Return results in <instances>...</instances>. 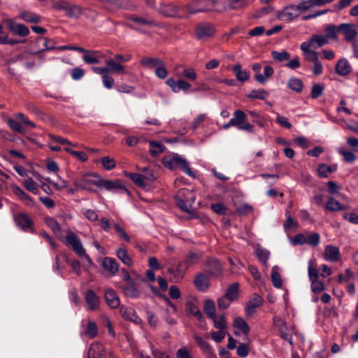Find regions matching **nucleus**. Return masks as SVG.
I'll return each instance as SVG.
<instances>
[{"mask_svg":"<svg viewBox=\"0 0 358 358\" xmlns=\"http://www.w3.org/2000/svg\"><path fill=\"white\" fill-rule=\"evenodd\" d=\"M220 4L219 0H193L184 6V17L187 18L201 13L222 12V10H219Z\"/></svg>","mask_w":358,"mask_h":358,"instance_id":"obj_1","label":"nucleus"},{"mask_svg":"<svg viewBox=\"0 0 358 358\" xmlns=\"http://www.w3.org/2000/svg\"><path fill=\"white\" fill-rule=\"evenodd\" d=\"M127 26L141 33H145L146 29L161 26L155 19L148 15H131L128 18Z\"/></svg>","mask_w":358,"mask_h":358,"instance_id":"obj_2","label":"nucleus"},{"mask_svg":"<svg viewBox=\"0 0 358 358\" xmlns=\"http://www.w3.org/2000/svg\"><path fill=\"white\" fill-rule=\"evenodd\" d=\"M162 163L166 168L174 170L180 169L187 175L194 177V173L192 171L188 162L179 155L173 153L162 158Z\"/></svg>","mask_w":358,"mask_h":358,"instance_id":"obj_3","label":"nucleus"},{"mask_svg":"<svg viewBox=\"0 0 358 358\" xmlns=\"http://www.w3.org/2000/svg\"><path fill=\"white\" fill-rule=\"evenodd\" d=\"M65 244L71 248L72 250L80 258H85L88 265L93 264L90 257L87 254L80 238L72 231L69 230L65 237Z\"/></svg>","mask_w":358,"mask_h":358,"instance_id":"obj_4","label":"nucleus"},{"mask_svg":"<svg viewBox=\"0 0 358 358\" xmlns=\"http://www.w3.org/2000/svg\"><path fill=\"white\" fill-rule=\"evenodd\" d=\"M100 177L94 173H86L73 180V184L78 188L94 192V187H99Z\"/></svg>","mask_w":358,"mask_h":358,"instance_id":"obj_5","label":"nucleus"},{"mask_svg":"<svg viewBox=\"0 0 358 358\" xmlns=\"http://www.w3.org/2000/svg\"><path fill=\"white\" fill-rule=\"evenodd\" d=\"M175 199L177 205L182 210L189 212L195 201V194L190 189H180L176 194Z\"/></svg>","mask_w":358,"mask_h":358,"instance_id":"obj_6","label":"nucleus"},{"mask_svg":"<svg viewBox=\"0 0 358 358\" xmlns=\"http://www.w3.org/2000/svg\"><path fill=\"white\" fill-rule=\"evenodd\" d=\"M233 116L231 119V123L234 124V127H236L240 130L251 133L254 131V127L247 122V116L243 110H236Z\"/></svg>","mask_w":358,"mask_h":358,"instance_id":"obj_7","label":"nucleus"},{"mask_svg":"<svg viewBox=\"0 0 358 358\" xmlns=\"http://www.w3.org/2000/svg\"><path fill=\"white\" fill-rule=\"evenodd\" d=\"M54 8L65 12L66 15L71 18H78L82 13L81 8L79 6L64 1L55 3Z\"/></svg>","mask_w":358,"mask_h":358,"instance_id":"obj_8","label":"nucleus"},{"mask_svg":"<svg viewBox=\"0 0 358 358\" xmlns=\"http://www.w3.org/2000/svg\"><path fill=\"white\" fill-rule=\"evenodd\" d=\"M94 72L102 75L103 85L110 89L114 83L112 76H115L122 73L123 69H94Z\"/></svg>","mask_w":358,"mask_h":358,"instance_id":"obj_9","label":"nucleus"},{"mask_svg":"<svg viewBox=\"0 0 358 358\" xmlns=\"http://www.w3.org/2000/svg\"><path fill=\"white\" fill-rule=\"evenodd\" d=\"M83 59L87 65L100 64L106 62V54L99 50H87L83 56Z\"/></svg>","mask_w":358,"mask_h":358,"instance_id":"obj_10","label":"nucleus"},{"mask_svg":"<svg viewBox=\"0 0 358 358\" xmlns=\"http://www.w3.org/2000/svg\"><path fill=\"white\" fill-rule=\"evenodd\" d=\"M301 14L297 5L292 4L279 11L277 18L281 21L290 22L297 18Z\"/></svg>","mask_w":358,"mask_h":358,"instance_id":"obj_11","label":"nucleus"},{"mask_svg":"<svg viewBox=\"0 0 358 358\" xmlns=\"http://www.w3.org/2000/svg\"><path fill=\"white\" fill-rule=\"evenodd\" d=\"M184 10V6H175L171 3H161L159 7L156 8V10L161 15L166 17H185L183 15H178V10Z\"/></svg>","mask_w":358,"mask_h":358,"instance_id":"obj_12","label":"nucleus"},{"mask_svg":"<svg viewBox=\"0 0 358 358\" xmlns=\"http://www.w3.org/2000/svg\"><path fill=\"white\" fill-rule=\"evenodd\" d=\"M14 221L17 227L23 231H34V222L29 216L24 213H20L14 215Z\"/></svg>","mask_w":358,"mask_h":358,"instance_id":"obj_13","label":"nucleus"},{"mask_svg":"<svg viewBox=\"0 0 358 358\" xmlns=\"http://www.w3.org/2000/svg\"><path fill=\"white\" fill-rule=\"evenodd\" d=\"M99 187L105 188L106 190L110 192L120 189L122 192L129 194V190L120 180H109L100 178Z\"/></svg>","mask_w":358,"mask_h":358,"instance_id":"obj_14","label":"nucleus"},{"mask_svg":"<svg viewBox=\"0 0 358 358\" xmlns=\"http://www.w3.org/2000/svg\"><path fill=\"white\" fill-rule=\"evenodd\" d=\"M6 22L9 31L14 35L24 37L28 36L30 33L29 29L27 26L17 23L13 19L6 20Z\"/></svg>","mask_w":358,"mask_h":358,"instance_id":"obj_15","label":"nucleus"},{"mask_svg":"<svg viewBox=\"0 0 358 358\" xmlns=\"http://www.w3.org/2000/svg\"><path fill=\"white\" fill-rule=\"evenodd\" d=\"M301 49L304 58L308 61L314 62V67H322V64L318 62V54L308 43L305 42L302 43L301 44Z\"/></svg>","mask_w":358,"mask_h":358,"instance_id":"obj_16","label":"nucleus"},{"mask_svg":"<svg viewBox=\"0 0 358 358\" xmlns=\"http://www.w3.org/2000/svg\"><path fill=\"white\" fill-rule=\"evenodd\" d=\"M185 310L187 313L193 315L201 322L204 320L202 313L198 308V301L195 297L190 296L188 298L186 303Z\"/></svg>","mask_w":358,"mask_h":358,"instance_id":"obj_17","label":"nucleus"},{"mask_svg":"<svg viewBox=\"0 0 358 358\" xmlns=\"http://www.w3.org/2000/svg\"><path fill=\"white\" fill-rule=\"evenodd\" d=\"M219 10L224 11L227 9L238 10L248 5V0H219Z\"/></svg>","mask_w":358,"mask_h":358,"instance_id":"obj_18","label":"nucleus"},{"mask_svg":"<svg viewBox=\"0 0 358 358\" xmlns=\"http://www.w3.org/2000/svg\"><path fill=\"white\" fill-rule=\"evenodd\" d=\"M338 31L344 35V39L349 42L354 41L357 35L354 25L351 24H341L338 26Z\"/></svg>","mask_w":358,"mask_h":358,"instance_id":"obj_19","label":"nucleus"},{"mask_svg":"<svg viewBox=\"0 0 358 358\" xmlns=\"http://www.w3.org/2000/svg\"><path fill=\"white\" fill-rule=\"evenodd\" d=\"M101 266L103 270L109 273L110 276L116 275L119 269V264L117 261L111 257H104L101 262Z\"/></svg>","mask_w":358,"mask_h":358,"instance_id":"obj_20","label":"nucleus"},{"mask_svg":"<svg viewBox=\"0 0 358 358\" xmlns=\"http://www.w3.org/2000/svg\"><path fill=\"white\" fill-rule=\"evenodd\" d=\"M85 299L88 309L96 310L99 308L100 299L94 291L91 289L87 290L85 296Z\"/></svg>","mask_w":358,"mask_h":358,"instance_id":"obj_21","label":"nucleus"},{"mask_svg":"<svg viewBox=\"0 0 358 358\" xmlns=\"http://www.w3.org/2000/svg\"><path fill=\"white\" fill-rule=\"evenodd\" d=\"M131 56L129 55H115L113 59L106 57V64L107 67H123L122 64L131 60Z\"/></svg>","mask_w":358,"mask_h":358,"instance_id":"obj_22","label":"nucleus"},{"mask_svg":"<svg viewBox=\"0 0 358 358\" xmlns=\"http://www.w3.org/2000/svg\"><path fill=\"white\" fill-rule=\"evenodd\" d=\"M325 208L331 212H339L346 209V206L341 203L335 196H329L324 205Z\"/></svg>","mask_w":358,"mask_h":358,"instance_id":"obj_23","label":"nucleus"},{"mask_svg":"<svg viewBox=\"0 0 358 358\" xmlns=\"http://www.w3.org/2000/svg\"><path fill=\"white\" fill-rule=\"evenodd\" d=\"M215 33L214 27L210 24L202 23L196 28V34L199 39L212 36Z\"/></svg>","mask_w":358,"mask_h":358,"instance_id":"obj_24","label":"nucleus"},{"mask_svg":"<svg viewBox=\"0 0 358 358\" xmlns=\"http://www.w3.org/2000/svg\"><path fill=\"white\" fill-rule=\"evenodd\" d=\"M120 313L125 320H130L135 324H140L142 322L141 319L138 317L135 310L131 307L122 306Z\"/></svg>","mask_w":358,"mask_h":358,"instance_id":"obj_25","label":"nucleus"},{"mask_svg":"<svg viewBox=\"0 0 358 358\" xmlns=\"http://www.w3.org/2000/svg\"><path fill=\"white\" fill-rule=\"evenodd\" d=\"M105 299L107 304L111 308H117L120 304L119 296L117 293L111 288H108L105 292Z\"/></svg>","mask_w":358,"mask_h":358,"instance_id":"obj_26","label":"nucleus"},{"mask_svg":"<svg viewBox=\"0 0 358 358\" xmlns=\"http://www.w3.org/2000/svg\"><path fill=\"white\" fill-rule=\"evenodd\" d=\"M200 257L201 256L198 253L192 251L189 252L186 255L185 260L178 264V269L181 271L183 268H186L187 266L196 264L199 262Z\"/></svg>","mask_w":358,"mask_h":358,"instance_id":"obj_27","label":"nucleus"},{"mask_svg":"<svg viewBox=\"0 0 358 358\" xmlns=\"http://www.w3.org/2000/svg\"><path fill=\"white\" fill-rule=\"evenodd\" d=\"M156 178L153 173H150L149 176H144L143 174L138 173H131L130 175V178L132 181L140 187L147 185L148 182L154 180Z\"/></svg>","mask_w":358,"mask_h":358,"instance_id":"obj_28","label":"nucleus"},{"mask_svg":"<svg viewBox=\"0 0 358 358\" xmlns=\"http://www.w3.org/2000/svg\"><path fill=\"white\" fill-rule=\"evenodd\" d=\"M208 273L215 276H219L222 273V266L221 264L214 258H209L206 263Z\"/></svg>","mask_w":358,"mask_h":358,"instance_id":"obj_29","label":"nucleus"},{"mask_svg":"<svg viewBox=\"0 0 358 358\" xmlns=\"http://www.w3.org/2000/svg\"><path fill=\"white\" fill-rule=\"evenodd\" d=\"M255 71V79L259 83H266L273 74V69H254Z\"/></svg>","mask_w":358,"mask_h":358,"instance_id":"obj_30","label":"nucleus"},{"mask_svg":"<svg viewBox=\"0 0 358 358\" xmlns=\"http://www.w3.org/2000/svg\"><path fill=\"white\" fill-rule=\"evenodd\" d=\"M103 346L101 343L95 342L91 344L88 350V358H103Z\"/></svg>","mask_w":358,"mask_h":358,"instance_id":"obj_31","label":"nucleus"},{"mask_svg":"<svg viewBox=\"0 0 358 358\" xmlns=\"http://www.w3.org/2000/svg\"><path fill=\"white\" fill-rule=\"evenodd\" d=\"M166 84L170 86L175 92H178L180 90H187L190 87V85L182 80L175 81L173 78H169L166 80Z\"/></svg>","mask_w":358,"mask_h":358,"instance_id":"obj_32","label":"nucleus"},{"mask_svg":"<svg viewBox=\"0 0 358 358\" xmlns=\"http://www.w3.org/2000/svg\"><path fill=\"white\" fill-rule=\"evenodd\" d=\"M305 43H308L313 49H316L326 45L328 40L324 36L315 34Z\"/></svg>","mask_w":358,"mask_h":358,"instance_id":"obj_33","label":"nucleus"},{"mask_svg":"<svg viewBox=\"0 0 358 358\" xmlns=\"http://www.w3.org/2000/svg\"><path fill=\"white\" fill-rule=\"evenodd\" d=\"M327 186L328 187V193L330 196H337L342 199H347V196L340 192L341 186L338 185L336 182L330 180L327 182Z\"/></svg>","mask_w":358,"mask_h":358,"instance_id":"obj_34","label":"nucleus"},{"mask_svg":"<svg viewBox=\"0 0 358 358\" xmlns=\"http://www.w3.org/2000/svg\"><path fill=\"white\" fill-rule=\"evenodd\" d=\"M340 255L339 249L333 245H327L325 248L324 256V258L329 262L336 261Z\"/></svg>","mask_w":358,"mask_h":358,"instance_id":"obj_35","label":"nucleus"},{"mask_svg":"<svg viewBox=\"0 0 358 358\" xmlns=\"http://www.w3.org/2000/svg\"><path fill=\"white\" fill-rule=\"evenodd\" d=\"M263 303L262 298L258 295L255 294L253 297L248 302L245 311L247 314H251L254 312L255 309L260 306Z\"/></svg>","mask_w":358,"mask_h":358,"instance_id":"obj_36","label":"nucleus"},{"mask_svg":"<svg viewBox=\"0 0 358 358\" xmlns=\"http://www.w3.org/2000/svg\"><path fill=\"white\" fill-rule=\"evenodd\" d=\"M116 256L124 264L128 266H131L133 265V260L128 254L125 248H118L116 250Z\"/></svg>","mask_w":358,"mask_h":358,"instance_id":"obj_37","label":"nucleus"},{"mask_svg":"<svg viewBox=\"0 0 358 358\" xmlns=\"http://www.w3.org/2000/svg\"><path fill=\"white\" fill-rule=\"evenodd\" d=\"M141 65L148 67H164V62L157 57H144L141 60Z\"/></svg>","mask_w":358,"mask_h":358,"instance_id":"obj_38","label":"nucleus"},{"mask_svg":"<svg viewBox=\"0 0 358 358\" xmlns=\"http://www.w3.org/2000/svg\"><path fill=\"white\" fill-rule=\"evenodd\" d=\"M123 292L127 296L131 298H137L140 295V291L134 282L127 283L123 287Z\"/></svg>","mask_w":358,"mask_h":358,"instance_id":"obj_39","label":"nucleus"},{"mask_svg":"<svg viewBox=\"0 0 358 358\" xmlns=\"http://www.w3.org/2000/svg\"><path fill=\"white\" fill-rule=\"evenodd\" d=\"M194 285L199 289L203 291L208 287V278L206 275L199 273L194 280Z\"/></svg>","mask_w":358,"mask_h":358,"instance_id":"obj_40","label":"nucleus"},{"mask_svg":"<svg viewBox=\"0 0 358 358\" xmlns=\"http://www.w3.org/2000/svg\"><path fill=\"white\" fill-rule=\"evenodd\" d=\"M45 223L48 227L51 229L52 232L57 236L62 231V227L58 222L51 217H47L45 218Z\"/></svg>","mask_w":358,"mask_h":358,"instance_id":"obj_41","label":"nucleus"},{"mask_svg":"<svg viewBox=\"0 0 358 358\" xmlns=\"http://www.w3.org/2000/svg\"><path fill=\"white\" fill-rule=\"evenodd\" d=\"M194 340L197 345L200 347L201 350L206 355H211L213 353V349L210 345L201 337L199 336H194Z\"/></svg>","mask_w":358,"mask_h":358,"instance_id":"obj_42","label":"nucleus"},{"mask_svg":"<svg viewBox=\"0 0 358 358\" xmlns=\"http://www.w3.org/2000/svg\"><path fill=\"white\" fill-rule=\"evenodd\" d=\"M336 170V166H329L320 164L317 169L318 175L322 178H327L331 173Z\"/></svg>","mask_w":358,"mask_h":358,"instance_id":"obj_43","label":"nucleus"},{"mask_svg":"<svg viewBox=\"0 0 358 358\" xmlns=\"http://www.w3.org/2000/svg\"><path fill=\"white\" fill-rule=\"evenodd\" d=\"M20 17L26 22L29 23H38L41 22V19L39 15L31 12H22Z\"/></svg>","mask_w":358,"mask_h":358,"instance_id":"obj_44","label":"nucleus"},{"mask_svg":"<svg viewBox=\"0 0 358 358\" xmlns=\"http://www.w3.org/2000/svg\"><path fill=\"white\" fill-rule=\"evenodd\" d=\"M287 86L290 90L297 93L301 92L303 88L302 81L300 79L295 78H292L288 80Z\"/></svg>","mask_w":358,"mask_h":358,"instance_id":"obj_45","label":"nucleus"},{"mask_svg":"<svg viewBox=\"0 0 358 358\" xmlns=\"http://www.w3.org/2000/svg\"><path fill=\"white\" fill-rule=\"evenodd\" d=\"M203 309L207 316L210 318H214L215 315V303L211 299H207L204 302Z\"/></svg>","mask_w":358,"mask_h":358,"instance_id":"obj_46","label":"nucleus"},{"mask_svg":"<svg viewBox=\"0 0 358 358\" xmlns=\"http://www.w3.org/2000/svg\"><path fill=\"white\" fill-rule=\"evenodd\" d=\"M57 180H52L50 178H46L45 180L52 185L57 190H62L67 187V182L62 179L58 174L57 175Z\"/></svg>","mask_w":358,"mask_h":358,"instance_id":"obj_47","label":"nucleus"},{"mask_svg":"<svg viewBox=\"0 0 358 358\" xmlns=\"http://www.w3.org/2000/svg\"><path fill=\"white\" fill-rule=\"evenodd\" d=\"M150 154L154 156H158L161 153H162L164 150L165 147L163 144L160 143H157L155 141H150Z\"/></svg>","mask_w":358,"mask_h":358,"instance_id":"obj_48","label":"nucleus"},{"mask_svg":"<svg viewBox=\"0 0 358 358\" xmlns=\"http://www.w3.org/2000/svg\"><path fill=\"white\" fill-rule=\"evenodd\" d=\"M98 329L96 323L92 321H89L87 328L84 331V334L90 338H94L97 336Z\"/></svg>","mask_w":358,"mask_h":358,"instance_id":"obj_49","label":"nucleus"},{"mask_svg":"<svg viewBox=\"0 0 358 358\" xmlns=\"http://www.w3.org/2000/svg\"><path fill=\"white\" fill-rule=\"evenodd\" d=\"M234 327L240 329L244 334H248L250 327L242 317H237L234 321Z\"/></svg>","mask_w":358,"mask_h":358,"instance_id":"obj_50","label":"nucleus"},{"mask_svg":"<svg viewBox=\"0 0 358 358\" xmlns=\"http://www.w3.org/2000/svg\"><path fill=\"white\" fill-rule=\"evenodd\" d=\"M23 185L29 192L34 194L38 193V185L31 178L25 179L23 181Z\"/></svg>","mask_w":358,"mask_h":358,"instance_id":"obj_51","label":"nucleus"},{"mask_svg":"<svg viewBox=\"0 0 358 358\" xmlns=\"http://www.w3.org/2000/svg\"><path fill=\"white\" fill-rule=\"evenodd\" d=\"M268 96V92L264 90H254L248 94V97L250 99H257L260 100H264Z\"/></svg>","mask_w":358,"mask_h":358,"instance_id":"obj_52","label":"nucleus"},{"mask_svg":"<svg viewBox=\"0 0 358 358\" xmlns=\"http://www.w3.org/2000/svg\"><path fill=\"white\" fill-rule=\"evenodd\" d=\"M210 320H213L214 327L216 329H218L219 330H225L227 327V322L224 315H222L219 317L215 315L214 318H210Z\"/></svg>","mask_w":358,"mask_h":358,"instance_id":"obj_53","label":"nucleus"},{"mask_svg":"<svg viewBox=\"0 0 358 358\" xmlns=\"http://www.w3.org/2000/svg\"><path fill=\"white\" fill-rule=\"evenodd\" d=\"M101 162L103 167L108 171L112 170L116 166L115 160L109 156L103 157L101 159Z\"/></svg>","mask_w":358,"mask_h":358,"instance_id":"obj_54","label":"nucleus"},{"mask_svg":"<svg viewBox=\"0 0 358 358\" xmlns=\"http://www.w3.org/2000/svg\"><path fill=\"white\" fill-rule=\"evenodd\" d=\"M234 74L238 80L244 82L250 77V73L245 69H233Z\"/></svg>","mask_w":358,"mask_h":358,"instance_id":"obj_55","label":"nucleus"},{"mask_svg":"<svg viewBox=\"0 0 358 358\" xmlns=\"http://www.w3.org/2000/svg\"><path fill=\"white\" fill-rule=\"evenodd\" d=\"M338 27H336L335 25L329 24L326 27L325 32H326V38H330L333 40H336L337 38V32H338Z\"/></svg>","mask_w":358,"mask_h":358,"instance_id":"obj_56","label":"nucleus"},{"mask_svg":"<svg viewBox=\"0 0 358 358\" xmlns=\"http://www.w3.org/2000/svg\"><path fill=\"white\" fill-rule=\"evenodd\" d=\"M7 124L9 127L15 132L24 134L26 131L24 128L19 122L13 119H8L7 120Z\"/></svg>","mask_w":358,"mask_h":358,"instance_id":"obj_57","label":"nucleus"},{"mask_svg":"<svg viewBox=\"0 0 358 358\" xmlns=\"http://www.w3.org/2000/svg\"><path fill=\"white\" fill-rule=\"evenodd\" d=\"M338 152L341 155L345 162L352 164L355 162L356 157L355 154L351 151L345 150L342 148L338 150Z\"/></svg>","mask_w":358,"mask_h":358,"instance_id":"obj_58","label":"nucleus"},{"mask_svg":"<svg viewBox=\"0 0 358 358\" xmlns=\"http://www.w3.org/2000/svg\"><path fill=\"white\" fill-rule=\"evenodd\" d=\"M297 6L301 13H305L311 8L316 6L315 5V0H302Z\"/></svg>","mask_w":358,"mask_h":358,"instance_id":"obj_59","label":"nucleus"},{"mask_svg":"<svg viewBox=\"0 0 358 358\" xmlns=\"http://www.w3.org/2000/svg\"><path fill=\"white\" fill-rule=\"evenodd\" d=\"M238 293V284L233 283L231 284L225 294L227 297L231 299L232 301L237 298Z\"/></svg>","mask_w":358,"mask_h":358,"instance_id":"obj_60","label":"nucleus"},{"mask_svg":"<svg viewBox=\"0 0 358 358\" xmlns=\"http://www.w3.org/2000/svg\"><path fill=\"white\" fill-rule=\"evenodd\" d=\"M256 255L259 259L266 264L268 259L270 252L266 249L257 248L256 250Z\"/></svg>","mask_w":358,"mask_h":358,"instance_id":"obj_61","label":"nucleus"},{"mask_svg":"<svg viewBox=\"0 0 358 358\" xmlns=\"http://www.w3.org/2000/svg\"><path fill=\"white\" fill-rule=\"evenodd\" d=\"M176 358H193L191 350L187 347L179 348L176 353Z\"/></svg>","mask_w":358,"mask_h":358,"instance_id":"obj_62","label":"nucleus"},{"mask_svg":"<svg viewBox=\"0 0 358 358\" xmlns=\"http://www.w3.org/2000/svg\"><path fill=\"white\" fill-rule=\"evenodd\" d=\"M272 57L275 60L280 62L287 61L289 59V55L286 51H273L272 52Z\"/></svg>","mask_w":358,"mask_h":358,"instance_id":"obj_63","label":"nucleus"},{"mask_svg":"<svg viewBox=\"0 0 358 358\" xmlns=\"http://www.w3.org/2000/svg\"><path fill=\"white\" fill-rule=\"evenodd\" d=\"M320 241V236L318 233H311L307 236V243L311 246H317Z\"/></svg>","mask_w":358,"mask_h":358,"instance_id":"obj_64","label":"nucleus"}]
</instances>
